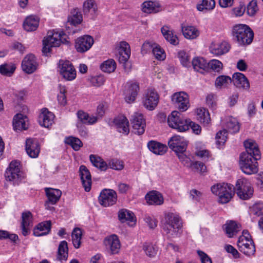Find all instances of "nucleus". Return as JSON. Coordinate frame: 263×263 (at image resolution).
Listing matches in <instances>:
<instances>
[{"label":"nucleus","instance_id":"nucleus-35","mask_svg":"<svg viewBox=\"0 0 263 263\" xmlns=\"http://www.w3.org/2000/svg\"><path fill=\"white\" fill-rule=\"evenodd\" d=\"M139 90V85L136 83H132L125 90V100L127 103H131L134 101L137 95Z\"/></svg>","mask_w":263,"mask_h":263},{"label":"nucleus","instance_id":"nucleus-50","mask_svg":"<svg viewBox=\"0 0 263 263\" xmlns=\"http://www.w3.org/2000/svg\"><path fill=\"white\" fill-rule=\"evenodd\" d=\"M227 127L229 132L235 134L237 133L240 129V125L237 120L233 117H229L227 123Z\"/></svg>","mask_w":263,"mask_h":263},{"label":"nucleus","instance_id":"nucleus-37","mask_svg":"<svg viewBox=\"0 0 263 263\" xmlns=\"http://www.w3.org/2000/svg\"><path fill=\"white\" fill-rule=\"evenodd\" d=\"M161 31L166 40L171 44L174 45L178 44V37L176 35L174 34L172 30H170L168 26H163L161 29Z\"/></svg>","mask_w":263,"mask_h":263},{"label":"nucleus","instance_id":"nucleus-18","mask_svg":"<svg viewBox=\"0 0 263 263\" xmlns=\"http://www.w3.org/2000/svg\"><path fill=\"white\" fill-rule=\"evenodd\" d=\"M93 44V39L90 35L81 36L76 40L75 47L77 51L84 52L89 50Z\"/></svg>","mask_w":263,"mask_h":263},{"label":"nucleus","instance_id":"nucleus-19","mask_svg":"<svg viewBox=\"0 0 263 263\" xmlns=\"http://www.w3.org/2000/svg\"><path fill=\"white\" fill-rule=\"evenodd\" d=\"M37 66L35 57L33 54L27 55L22 62L23 70L27 73L30 74L34 72Z\"/></svg>","mask_w":263,"mask_h":263},{"label":"nucleus","instance_id":"nucleus-27","mask_svg":"<svg viewBox=\"0 0 263 263\" xmlns=\"http://www.w3.org/2000/svg\"><path fill=\"white\" fill-rule=\"evenodd\" d=\"M230 48V45L227 42H222L218 43H213L210 47V50L211 53L219 56L227 53Z\"/></svg>","mask_w":263,"mask_h":263},{"label":"nucleus","instance_id":"nucleus-61","mask_svg":"<svg viewBox=\"0 0 263 263\" xmlns=\"http://www.w3.org/2000/svg\"><path fill=\"white\" fill-rule=\"evenodd\" d=\"M227 131L226 129L219 131L216 136V142L221 145L225 143L227 138Z\"/></svg>","mask_w":263,"mask_h":263},{"label":"nucleus","instance_id":"nucleus-36","mask_svg":"<svg viewBox=\"0 0 263 263\" xmlns=\"http://www.w3.org/2000/svg\"><path fill=\"white\" fill-rule=\"evenodd\" d=\"M45 192L48 198V201L52 204H54L59 200L62 192L58 189L46 188Z\"/></svg>","mask_w":263,"mask_h":263},{"label":"nucleus","instance_id":"nucleus-63","mask_svg":"<svg viewBox=\"0 0 263 263\" xmlns=\"http://www.w3.org/2000/svg\"><path fill=\"white\" fill-rule=\"evenodd\" d=\"M192 170L203 174L206 172V167L203 163L200 161H195L194 163Z\"/></svg>","mask_w":263,"mask_h":263},{"label":"nucleus","instance_id":"nucleus-43","mask_svg":"<svg viewBox=\"0 0 263 263\" xmlns=\"http://www.w3.org/2000/svg\"><path fill=\"white\" fill-rule=\"evenodd\" d=\"M98 8L94 0H87L83 4V12L84 14L90 13L92 16L94 15Z\"/></svg>","mask_w":263,"mask_h":263},{"label":"nucleus","instance_id":"nucleus-7","mask_svg":"<svg viewBox=\"0 0 263 263\" xmlns=\"http://www.w3.org/2000/svg\"><path fill=\"white\" fill-rule=\"evenodd\" d=\"M186 119L180 117V113L177 111H173L167 118V123L170 127L182 132L187 130Z\"/></svg>","mask_w":263,"mask_h":263},{"label":"nucleus","instance_id":"nucleus-52","mask_svg":"<svg viewBox=\"0 0 263 263\" xmlns=\"http://www.w3.org/2000/svg\"><path fill=\"white\" fill-rule=\"evenodd\" d=\"M232 82V79L227 76H220L215 80V86L216 87L221 88L226 87Z\"/></svg>","mask_w":263,"mask_h":263},{"label":"nucleus","instance_id":"nucleus-34","mask_svg":"<svg viewBox=\"0 0 263 263\" xmlns=\"http://www.w3.org/2000/svg\"><path fill=\"white\" fill-rule=\"evenodd\" d=\"M147 147L152 153L159 155L164 154L167 150V147L165 145L153 140L148 142Z\"/></svg>","mask_w":263,"mask_h":263},{"label":"nucleus","instance_id":"nucleus-20","mask_svg":"<svg viewBox=\"0 0 263 263\" xmlns=\"http://www.w3.org/2000/svg\"><path fill=\"white\" fill-rule=\"evenodd\" d=\"M79 175L81 180L86 192L90 191L91 186V176L89 170L86 166L82 165L79 167Z\"/></svg>","mask_w":263,"mask_h":263},{"label":"nucleus","instance_id":"nucleus-21","mask_svg":"<svg viewBox=\"0 0 263 263\" xmlns=\"http://www.w3.org/2000/svg\"><path fill=\"white\" fill-rule=\"evenodd\" d=\"M25 149L30 157L33 158L37 157L40 152L38 141L35 139H27L26 141Z\"/></svg>","mask_w":263,"mask_h":263},{"label":"nucleus","instance_id":"nucleus-10","mask_svg":"<svg viewBox=\"0 0 263 263\" xmlns=\"http://www.w3.org/2000/svg\"><path fill=\"white\" fill-rule=\"evenodd\" d=\"M58 67L60 74L65 80L72 81L76 78V70L70 61L60 60Z\"/></svg>","mask_w":263,"mask_h":263},{"label":"nucleus","instance_id":"nucleus-5","mask_svg":"<svg viewBox=\"0 0 263 263\" xmlns=\"http://www.w3.org/2000/svg\"><path fill=\"white\" fill-rule=\"evenodd\" d=\"M257 160H254V156L248 154H241L239 157V165L242 171L248 175L258 172Z\"/></svg>","mask_w":263,"mask_h":263},{"label":"nucleus","instance_id":"nucleus-56","mask_svg":"<svg viewBox=\"0 0 263 263\" xmlns=\"http://www.w3.org/2000/svg\"><path fill=\"white\" fill-rule=\"evenodd\" d=\"M89 81L93 86L99 87L104 84L105 79L102 75H99L91 77L89 79Z\"/></svg>","mask_w":263,"mask_h":263},{"label":"nucleus","instance_id":"nucleus-58","mask_svg":"<svg viewBox=\"0 0 263 263\" xmlns=\"http://www.w3.org/2000/svg\"><path fill=\"white\" fill-rule=\"evenodd\" d=\"M178 157L184 166L192 168L194 162H192L190 158L187 157L184 153L178 154Z\"/></svg>","mask_w":263,"mask_h":263},{"label":"nucleus","instance_id":"nucleus-39","mask_svg":"<svg viewBox=\"0 0 263 263\" xmlns=\"http://www.w3.org/2000/svg\"><path fill=\"white\" fill-rule=\"evenodd\" d=\"M77 115L79 121L83 124H93L98 121L97 117L93 116H89L87 112L82 110H79Z\"/></svg>","mask_w":263,"mask_h":263},{"label":"nucleus","instance_id":"nucleus-41","mask_svg":"<svg viewBox=\"0 0 263 263\" xmlns=\"http://www.w3.org/2000/svg\"><path fill=\"white\" fill-rule=\"evenodd\" d=\"M225 232L229 237H232L239 231L238 224L234 221L227 222L225 225Z\"/></svg>","mask_w":263,"mask_h":263},{"label":"nucleus","instance_id":"nucleus-26","mask_svg":"<svg viewBox=\"0 0 263 263\" xmlns=\"http://www.w3.org/2000/svg\"><path fill=\"white\" fill-rule=\"evenodd\" d=\"M22 231L24 236L28 235L30 232V228L32 226V214L30 212H23L22 214Z\"/></svg>","mask_w":263,"mask_h":263},{"label":"nucleus","instance_id":"nucleus-8","mask_svg":"<svg viewBox=\"0 0 263 263\" xmlns=\"http://www.w3.org/2000/svg\"><path fill=\"white\" fill-rule=\"evenodd\" d=\"M236 193L238 196L243 200H247L251 198L254 190L250 182L245 179H239L236 184Z\"/></svg>","mask_w":263,"mask_h":263},{"label":"nucleus","instance_id":"nucleus-59","mask_svg":"<svg viewBox=\"0 0 263 263\" xmlns=\"http://www.w3.org/2000/svg\"><path fill=\"white\" fill-rule=\"evenodd\" d=\"M178 57L183 66L188 67L190 65V57L185 51H180L178 52Z\"/></svg>","mask_w":263,"mask_h":263},{"label":"nucleus","instance_id":"nucleus-16","mask_svg":"<svg viewBox=\"0 0 263 263\" xmlns=\"http://www.w3.org/2000/svg\"><path fill=\"white\" fill-rule=\"evenodd\" d=\"M106 249H109L112 254H118L121 248V244L118 237L112 234L105 237L103 241Z\"/></svg>","mask_w":263,"mask_h":263},{"label":"nucleus","instance_id":"nucleus-2","mask_svg":"<svg viewBox=\"0 0 263 263\" xmlns=\"http://www.w3.org/2000/svg\"><path fill=\"white\" fill-rule=\"evenodd\" d=\"M233 40L240 46L250 45L254 38V32L247 25L239 24L233 26L232 31Z\"/></svg>","mask_w":263,"mask_h":263},{"label":"nucleus","instance_id":"nucleus-12","mask_svg":"<svg viewBox=\"0 0 263 263\" xmlns=\"http://www.w3.org/2000/svg\"><path fill=\"white\" fill-rule=\"evenodd\" d=\"M117 200L116 192L111 189H104L100 194L99 201L100 204L107 207L115 204Z\"/></svg>","mask_w":263,"mask_h":263},{"label":"nucleus","instance_id":"nucleus-30","mask_svg":"<svg viewBox=\"0 0 263 263\" xmlns=\"http://www.w3.org/2000/svg\"><path fill=\"white\" fill-rule=\"evenodd\" d=\"M145 198L150 205H159L162 204L164 202L162 194L156 191H152L147 193Z\"/></svg>","mask_w":263,"mask_h":263},{"label":"nucleus","instance_id":"nucleus-62","mask_svg":"<svg viewBox=\"0 0 263 263\" xmlns=\"http://www.w3.org/2000/svg\"><path fill=\"white\" fill-rule=\"evenodd\" d=\"M9 239L10 240L15 242L18 239V236L15 234L9 233L7 231L0 230V240Z\"/></svg>","mask_w":263,"mask_h":263},{"label":"nucleus","instance_id":"nucleus-1","mask_svg":"<svg viewBox=\"0 0 263 263\" xmlns=\"http://www.w3.org/2000/svg\"><path fill=\"white\" fill-rule=\"evenodd\" d=\"M161 227L169 238L179 237L182 233V221L176 214L165 213L161 221Z\"/></svg>","mask_w":263,"mask_h":263},{"label":"nucleus","instance_id":"nucleus-51","mask_svg":"<svg viewBox=\"0 0 263 263\" xmlns=\"http://www.w3.org/2000/svg\"><path fill=\"white\" fill-rule=\"evenodd\" d=\"M197 115L198 120L200 122H202L205 124H208L210 121V114L205 108H201L197 109Z\"/></svg>","mask_w":263,"mask_h":263},{"label":"nucleus","instance_id":"nucleus-55","mask_svg":"<svg viewBox=\"0 0 263 263\" xmlns=\"http://www.w3.org/2000/svg\"><path fill=\"white\" fill-rule=\"evenodd\" d=\"M250 213L256 216L263 215V202H258L250 208Z\"/></svg>","mask_w":263,"mask_h":263},{"label":"nucleus","instance_id":"nucleus-3","mask_svg":"<svg viewBox=\"0 0 263 263\" xmlns=\"http://www.w3.org/2000/svg\"><path fill=\"white\" fill-rule=\"evenodd\" d=\"M212 192L219 197V202L222 204L229 202L234 195L233 185L228 183H218L211 188Z\"/></svg>","mask_w":263,"mask_h":263},{"label":"nucleus","instance_id":"nucleus-45","mask_svg":"<svg viewBox=\"0 0 263 263\" xmlns=\"http://www.w3.org/2000/svg\"><path fill=\"white\" fill-rule=\"evenodd\" d=\"M119 219L122 222L125 221H134V213L129 210L122 209L118 213Z\"/></svg>","mask_w":263,"mask_h":263},{"label":"nucleus","instance_id":"nucleus-22","mask_svg":"<svg viewBox=\"0 0 263 263\" xmlns=\"http://www.w3.org/2000/svg\"><path fill=\"white\" fill-rule=\"evenodd\" d=\"M244 146L246 152L241 154H248L249 155L254 156L255 160H258L261 158L260 152L255 142L251 140H246L244 141Z\"/></svg>","mask_w":263,"mask_h":263},{"label":"nucleus","instance_id":"nucleus-13","mask_svg":"<svg viewBox=\"0 0 263 263\" xmlns=\"http://www.w3.org/2000/svg\"><path fill=\"white\" fill-rule=\"evenodd\" d=\"M168 145L170 148L178 155L186 151L187 143L183 137L174 136L168 141Z\"/></svg>","mask_w":263,"mask_h":263},{"label":"nucleus","instance_id":"nucleus-31","mask_svg":"<svg viewBox=\"0 0 263 263\" xmlns=\"http://www.w3.org/2000/svg\"><path fill=\"white\" fill-rule=\"evenodd\" d=\"M54 117L52 112L44 108L39 115V122L42 126L48 128L53 123Z\"/></svg>","mask_w":263,"mask_h":263},{"label":"nucleus","instance_id":"nucleus-17","mask_svg":"<svg viewBox=\"0 0 263 263\" xmlns=\"http://www.w3.org/2000/svg\"><path fill=\"white\" fill-rule=\"evenodd\" d=\"M152 50L153 54L156 59L159 60H163L165 58L164 51L156 44H151L149 42H145L141 48L142 52L146 53L148 50Z\"/></svg>","mask_w":263,"mask_h":263},{"label":"nucleus","instance_id":"nucleus-28","mask_svg":"<svg viewBox=\"0 0 263 263\" xmlns=\"http://www.w3.org/2000/svg\"><path fill=\"white\" fill-rule=\"evenodd\" d=\"M28 119L26 116L17 114L13 118V126L14 130H26L28 128Z\"/></svg>","mask_w":263,"mask_h":263},{"label":"nucleus","instance_id":"nucleus-64","mask_svg":"<svg viewBox=\"0 0 263 263\" xmlns=\"http://www.w3.org/2000/svg\"><path fill=\"white\" fill-rule=\"evenodd\" d=\"M144 220L151 229H154L157 227V221L153 216L146 215L144 218Z\"/></svg>","mask_w":263,"mask_h":263},{"label":"nucleus","instance_id":"nucleus-47","mask_svg":"<svg viewBox=\"0 0 263 263\" xmlns=\"http://www.w3.org/2000/svg\"><path fill=\"white\" fill-rule=\"evenodd\" d=\"M65 142L70 145L74 151H78L83 145L82 141L78 138L72 136L66 137Z\"/></svg>","mask_w":263,"mask_h":263},{"label":"nucleus","instance_id":"nucleus-32","mask_svg":"<svg viewBox=\"0 0 263 263\" xmlns=\"http://www.w3.org/2000/svg\"><path fill=\"white\" fill-rule=\"evenodd\" d=\"M51 221H45L39 223L33 230V235L41 236L48 234L51 230Z\"/></svg>","mask_w":263,"mask_h":263},{"label":"nucleus","instance_id":"nucleus-49","mask_svg":"<svg viewBox=\"0 0 263 263\" xmlns=\"http://www.w3.org/2000/svg\"><path fill=\"white\" fill-rule=\"evenodd\" d=\"M15 68V65L12 63L4 64L0 66V73L2 75L10 77L14 73Z\"/></svg>","mask_w":263,"mask_h":263},{"label":"nucleus","instance_id":"nucleus-60","mask_svg":"<svg viewBox=\"0 0 263 263\" xmlns=\"http://www.w3.org/2000/svg\"><path fill=\"white\" fill-rule=\"evenodd\" d=\"M115 170L120 171L124 168V164L122 161L118 159H112L108 162V167Z\"/></svg>","mask_w":263,"mask_h":263},{"label":"nucleus","instance_id":"nucleus-24","mask_svg":"<svg viewBox=\"0 0 263 263\" xmlns=\"http://www.w3.org/2000/svg\"><path fill=\"white\" fill-rule=\"evenodd\" d=\"M232 81L237 88H241L245 90H248L250 88L249 80L242 73H234L232 77Z\"/></svg>","mask_w":263,"mask_h":263},{"label":"nucleus","instance_id":"nucleus-33","mask_svg":"<svg viewBox=\"0 0 263 263\" xmlns=\"http://www.w3.org/2000/svg\"><path fill=\"white\" fill-rule=\"evenodd\" d=\"M39 18L34 15L28 16L25 20L23 27L25 30L27 31H33L39 27Z\"/></svg>","mask_w":263,"mask_h":263},{"label":"nucleus","instance_id":"nucleus-48","mask_svg":"<svg viewBox=\"0 0 263 263\" xmlns=\"http://www.w3.org/2000/svg\"><path fill=\"white\" fill-rule=\"evenodd\" d=\"M102 71L107 73H111L115 71L116 68V63L112 59H109L104 62L100 66Z\"/></svg>","mask_w":263,"mask_h":263},{"label":"nucleus","instance_id":"nucleus-23","mask_svg":"<svg viewBox=\"0 0 263 263\" xmlns=\"http://www.w3.org/2000/svg\"><path fill=\"white\" fill-rule=\"evenodd\" d=\"M142 10L144 13H156L162 10L161 5L158 1H147L142 4Z\"/></svg>","mask_w":263,"mask_h":263},{"label":"nucleus","instance_id":"nucleus-15","mask_svg":"<svg viewBox=\"0 0 263 263\" xmlns=\"http://www.w3.org/2000/svg\"><path fill=\"white\" fill-rule=\"evenodd\" d=\"M131 123L135 134L142 135L145 131V122L142 114L135 113L130 120Z\"/></svg>","mask_w":263,"mask_h":263},{"label":"nucleus","instance_id":"nucleus-25","mask_svg":"<svg viewBox=\"0 0 263 263\" xmlns=\"http://www.w3.org/2000/svg\"><path fill=\"white\" fill-rule=\"evenodd\" d=\"M130 55V49L129 44L124 41L120 43L118 60L120 63L126 64Z\"/></svg>","mask_w":263,"mask_h":263},{"label":"nucleus","instance_id":"nucleus-54","mask_svg":"<svg viewBox=\"0 0 263 263\" xmlns=\"http://www.w3.org/2000/svg\"><path fill=\"white\" fill-rule=\"evenodd\" d=\"M215 6L214 0H202V3L197 5V9L199 11H202L204 9L212 10Z\"/></svg>","mask_w":263,"mask_h":263},{"label":"nucleus","instance_id":"nucleus-57","mask_svg":"<svg viewBox=\"0 0 263 263\" xmlns=\"http://www.w3.org/2000/svg\"><path fill=\"white\" fill-rule=\"evenodd\" d=\"M208 67H210L214 71L219 72L222 70L223 64L220 61L213 59L208 63Z\"/></svg>","mask_w":263,"mask_h":263},{"label":"nucleus","instance_id":"nucleus-29","mask_svg":"<svg viewBox=\"0 0 263 263\" xmlns=\"http://www.w3.org/2000/svg\"><path fill=\"white\" fill-rule=\"evenodd\" d=\"M114 123L119 132L125 135L129 133V122L126 117L124 116L117 117L114 119Z\"/></svg>","mask_w":263,"mask_h":263},{"label":"nucleus","instance_id":"nucleus-40","mask_svg":"<svg viewBox=\"0 0 263 263\" xmlns=\"http://www.w3.org/2000/svg\"><path fill=\"white\" fill-rule=\"evenodd\" d=\"M181 29L182 33L186 39H194L199 35V31L194 26H182Z\"/></svg>","mask_w":263,"mask_h":263},{"label":"nucleus","instance_id":"nucleus-14","mask_svg":"<svg viewBox=\"0 0 263 263\" xmlns=\"http://www.w3.org/2000/svg\"><path fill=\"white\" fill-rule=\"evenodd\" d=\"M159 99L157 92L153 89H148L143 98V105L149 110H154L158 103Z\"/></svg>","mask_w":263,"mask_h":263},{"label":"nucleus","instance_id":"nucleus-44","mask_svg":"<svg viewBox=\"0 0 263 263\" xmlns=\"http://www.w3.org/2000/svg\"><path fill=\"white\" fill-rule=\"evenodd\" d=\"M68 246L67 242L65 241H62L58 247L57 259L60 261L65 260L68 257Z\"/></svg>","mask_w":263,"mask_h":263},{"label":"nucleus","instance_id":"nucleus-11","mask_svg":"<svg viewBox=\"0 0 263 263\" xmlns=\"http://www.w3.org/2000/svg\"><path fill=\"white\" fill-rule=\"evenodd\" d=\"M171 100L180 111H185L190 107V101L188 95L184 91L174 93L171 97Z\"/></svg>","mask_w":263,"mask_h":263},{"label":"nucleus","instance_id":"nucleus-46","mask_svg":"<svg viewBox=\"0 0 263 263\" xmlns=\"http://www.w3.org/2000/svg\"><path fill=\"white\" fill-rule=\"evenodd\" d=\"M82 233L80 228H74L72 232V241L73 246L75 248L78 249L80 248L81 243V238Z\"/></svg>","mask_w":263,"mask_h":263},{"label":"nucleus","instance_id":"nucleus-42","mask_svg":"<svg viewBox=\"0 0 263 263\" xmlns=\"http://www.w3.org/2000/svg\"><path fill=\"white\" fill-rule=\"evenodd\" d=\"M192 65L194 69L200 72L208 68V63L203 58H196L192 60Z\"/></svg>","mask_w":263,"mask_h":263},{"label":"nucleus","instance_id":"nucleus-38","mask_svg":"<svg viewBox=\"0 0 263 263\" xmlns=\"http://www.w3.org/2000/svg\"><path fill=\"white\" fill-rule=\"evenodd\" d=\"M89 160L92 164L101 171H105L108 168V164L101 157L95 155H90Z\"/></svg>","mask_w":263,"mask_h":263},{"label":"nucleus","instance_id":"nucleus-9","mask_svg":"<svg viewBox=\"0 0 263 263\" xmlns=\"http://www.w3.org/2000/svg\"><path fill=\"white\" fill-rule=\"evenodd\" d=\"M20 162L17 161H12L10 163L5 174L7 180L18 183L24 178L23 173L20 171Z\"/></svg>","mask_w":263,"mask_h":263},{"label":"nucleus","instance_id":"nucleus-6","mask_svg":"<svg viewBox=\"0 0 263 263\" xmlns=\"http://www.w3.org/2000/svg\"><path fill=\"white\" fill-rule=\"evenodd\" d=\"M61 37V33L54 30L49 31L46 38L43 41V52L46 54L50 52L51 47H58L61 43H64Z\"/></svg>","mask_w":263,"mask_h":263},{"label":"nucleus","instance_id":"nucleus-53","mask_svg":"<svg viewBox=\"0 0 263 263\" xmlns=\"http://www.w3.org/2000/svg\"><path fill=\"white\" fill-rule=\"evenodd\" d=\"M59 93L58 95V101L59 103L62 106H65L67 103V99L65 93L66 92V87L61 84L59 85Z\"/></svg>","mask_w":263,"mask_h":263},{"label":"nucleus","instance_id":"nucleus-4","mask_svg":"<svg viewBox=\"0 0 263 263\" xmlns=\"http://www.w3.org/2000/svg\"><path fill=\"white\" fill-rule=\"evenodd\" d=\"M239 250L247 256H251L255 252V248L251 236L247 230H243L237 241Z\"/></svg>","mask_w":263,"mask_h":263}]
</instances>
